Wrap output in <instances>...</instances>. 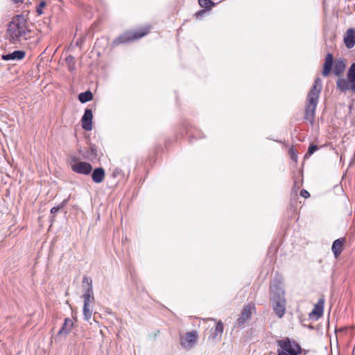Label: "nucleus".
<instances>
[{
	"mask_svg": "<svg viewBox=\"0 0 355 355\" xmlns=\"http://www.w3.org/2000/svg\"><path fill=\"white\" fill-rule=\"evenodd\" d=\"M322 87V80L318 77L315 79L311 90L308 93L304 118L311 123H313L314 121L315 109Z\"/></svg>",
	"mask_w": 355,
	"mask_h": 355,
	"instance_id": "obj_1",
	"label": "nucleus"
},
{
	"mask_svg": "<svg viewBox=\"0 0 355 355\" xmlns=\"http://www.w3.org/2000/svg\"><path fill=\"white\" fill-rule=\"evenodd\" d=\"M28 32L26 18L23 15L14 17L10 22L8 28L10 40L15 42L20 41L21 39H26V35Z\"/></svg>",
	"mask_w": 355,
	"mask_h": 355,
	"instance_id": "obj_2",
	"label": "nucleus"
},
{
	"mask_svg": "<svg viewBox=\"0 0 355 355\" xmlns=\"http://www.w3.org/2000/svg\"><path fill=\"white\" fill-rule=\"evenodd\" d=\"M277 355H299L302 352L300 345L288 338L277 340Z\"/></svg>",
	"mask_w": 355,
	"mask_h": 355,
	"instance_id": "obj_3",
	"label": "nucleus"
},
{
	"mask_svg": "<svg viewBox=\"0 0 355 355\" xmlns=\"http://www.w3.org/2000/svg\"><path fill=\"white\" fill-rule=\"evenodd\" d=\"M336 87L341 92H345L350 89L355 93V62L349 67L346 79L340 78L337 80Z\"/></svg>",
	"mask_w": 355,
	"mask_h": 355,
	"instance_id": "obj_4",
	"label": "nucleus"
},
{
	"mask_svg": "<svg viewBox=\"0 0 355 355\" xmlns=\"http://www.w3.org/2000/svg\"><path fill=\"white\" fill-rule=\"evenodd\" d=\"M149 31L150 27L148 26L136 31H126L115 38L113 41V44L117 46L121 44L132 42L147 35Z\"/></svg>",
	"mask_w": 355,
	"mask_h": 355,
	"instance_id": "obj_5",
	"label": "nucleus"
},
{
	"mask_svg": "<svg viewBox=\"0 0 355 355\" xmlns=\"http://www.w3.org/2000/svg\"><path fill=\"white\" fill-rule=\"evenodd\" d=\"M270 300H282L285 298V291L282 281L278 279H274L270 286Z\"/></svg>",
	"mask_w": 355,
	"mask_h": 355,
	"instance_id": "obj_6",
	"label": "nucleus"
},
{
	"mask_svg": "<svg viewBox=\"0 0 355 355\" xmlns=\"http://www.w3.org/2000/svg\"><path fill=\"white\" fill-rule=\"evenodd\" d=\"M197 337L198 334L195 331L187 333L184 336L180 338L182 347L187 350L191 349L196 344Z\"/></svg>",
	"mask_w": 355,
	"mask_h": 355,
	"instance_id": "obj_7",
	"label": "nucleus"
},
{
	"mask_svg": "<svg viewBox=\"0 0 355 355\" xmlns=\"http://www.w3.org/2000/svg\"><path fill=\"white\" fill-rule=\"evenodd\" d=\"M71 169L76 173L89 175L92 171V166L86 162H77L71 165Z\"/></svg>",
	"mask_w": 355,
	"mask_h": 355,
	"instance_id": "obj_8",
	"label": "nucleus"
},
{
	"mask_svg": "<svg viewBox=\"0 0 355 355\" xmlns=\"http://www.w3.org/2000/svg\"><path fill=\"white\" fill-rule=\"evenodd\" d=\"M254 309V306L250 304L245 305L241 311V315L236 320V325L241 327H243L245 322L250 318L252 312Z\"/></svg>",
	"mask_w": 355,
	"mask_h": 355,
	"instance_id": "obj_9",
	"label": "nucleus"
},
{
	"mask_svg": "<svg viewBox=\"0 0 355 355\" xmlns=\"http://www.w3.org/2000/svg\"><path fill=\"white\" fill-rule=\"evenodd\" d=\"M273 311L279 318H282L286 311V299L271 300Z\"/></svg>",
	"mask_w": 355,
	"mask_h": 355,
	"instance_id": "obj_10",
	"label": "nucleus"
},
{
	"mask_svg": "<svg viewBox=\"0 0 355 355\" xmlns=\"http://www.w3.org/2000/svg\"><path fill=\"white\" fill-rule=\"evenodd\" d=\"M324 305V298L322 297L318 300V302L314 306V309L309 313V318L315 320L320 318L323 314Z\"/></svg>",
	"mask_w": 355,
	"mask_h": 355,
	"instance_id": "obj_11",
	"label": "nucleus"
},
{
	"mask_svg": "<svg viewBox=\"0 0 355 355\" xmlns=\"http://www.w3.org/2000/svg\"><path fill=\"white\" fill-rule=\"evenodd\" d=\"M93 114L91 109H86L81 119L82 127L86 131H90L92 129Z\"/></svg>",
	"mask_w": 355,
	"mask_h": 355,
	"instance_id": "obj_12",
	"label": "nucleus"
},
{
	"mask_svg": "<svg viewBox=\"0 0 355 355\" xmlns=\"http://www.w3.org/2000/svg\"><path fill=\"white\" fill-rule=\"evenodd\" d=\"M73 327V320L69 318H65L64 324L58 332L57 336L66 337L71 331Z\"/></svg>",
	"mask_w": 355,
	"mask_h": 355,
	"instance_id": "obj_13",
	"label": "nucleus"
},
{
	"mask_svg": "<svg viewBox=\"0 0 355 355\" xmlns=\"http://www.w3.org/2000/svg\"><path fill=\"white\" fill-rule=\"evenodd\" d=\"M223 333V324L221 321H218L216 326L211 329V333L209 336V339L212 340H220Z\"/></svg>",
	"mask_w": 355,
	"mask_h": 355,
	"instance_id": "obj_14",
	"label": "nucleus"
},
{
	"mask_svg": "<svg viewBox=\"0 0 355 355\" xmlns=\"http://www.w3.org/2000/svg\"><path fill=\"white\" fill-rule=\"evenodd\" d=\"M344 43L347 49H352L355 45V29L349 28L345 36Z\"/></svg>",
	"mask_w": 355,
	"mask_h": 355,
	"instance_id": "obj_15",
	"label": "nucleus"
},
{
	"mask_svg": "<svg viewBox=\"0 0 355 355\" xmlns=\"http://www.w3.org/2000/svg\"><path fill=\"white\" fill-rule=\"evenodd\" d=\"M25 52L22 50H16L8 54L1 55V58L4 60H21L25 57Z\"/></svg>",
	"mask_w": 355,
	"mask_h": 355,
	"instance_id": "obj_16",
	"label": "nucleus"
},
{
	"mask_svg": "<svg viewBox=\"0 0 355 355\" xmlns=\"http://www.w3.org/2000/svg\"><path fill=\"white\" fill-rule=\"evenodd\" d=\"M333 62H334L333 55L331 53H328L326 56L325 62L324 63V67H323L322 75L324 76H327L329 74V73L332 69Z\"/></svg>",
	"mask_w": 355,
	"mask_h": 355,
	"instance_id": "obj_17",
	"label": "nucleus"
},
{
	"mask_svg": "<svg viewBox=\"0 0 355 355\" xmlns=\"http://www.w3.org/2000/svg\"><path fill=\"white\" fill-rule=\"evenodd\" d=\"M105 178V171L103 168H95L92 173V180L97 184L102 182Z\"/></svg>",
	"mask_w": 355,
	"mask_h": 355,
	"instance_id": "obj_18",
	"label": "nucleus"
},
{
	"mask_svg": "<svg viewBox=\"0 0 355 355\" xmlns=\"http://www.w3.org/2000/svg\"><path fill=\"white\" fill-rule=\"evenodd\" d=\"M343 241L344 239H338L334 241L333 243L331 250L336 257H337L342 252Z\"/></svg>",
	"mask_w": 355,
	"mask_h": 355,
	"instance_id": "obj_19",
	"label": "nucleus"
},
{
	"mask_svg": "<svg viewBox=\"0 0 355 355\" xmlns=\"http://www.w3.org/2000/svg\"><path fill=\"white\" fill-rule=\"evenodd\" d=\"M345 69V64L343 60H337L335 63L334 68V73L336 76H339L341 75Z\"/></svg>",
	"mask_w": 355,
	"mask_h": 355,
	"instance_id": "obj_20",
	"label": "nucleus"
},
{
	"mask_svg": "<svg viewBox=\"0 0 355 355\" xmlns=\"http://www.w3.org/2000/svg\"><path fill=\"white\" fill-rule=\"evenodd\" d=\"M84 303L87 302L90 304L94 301L93 289L92 287H87L85 289L83 294Z\"/></svg>",
	"mask_w": 355,
	"mask_h": 355,
	"instance_id": "obj_21",
	"label": "nucleus"
},
{
	"mask_svg": "<svg viewBox=\"0 0 355 355\" xmlns=\"http://www.w3.org/2000/svg\"><path fill=\"white\" fill-rule=\"evenodd\" d=\"M86 157L90 160L96 159L98 156L97 155V148L94 144H91L89 148L86 152Z\"/></svg>",
	"mask_w": 355,
	"mask_h": 355,
	"instance_id": "obj_22",
	"label": "nucleus"
},
{
	"mask_svg": "<svg viewBox=\"0 0 355 355\" xmlns=\"http://www.w3.org/2000/svg\"><path fill=\"white\" fill-rule=\"evenodd\" d=\"M93 98V94L90 91H86L85 92H82L78 95V100L82 103H87L91 101Z\"/></svg>",
	"mask_w": 355,
	"mask_h": 355,
	"instance_id": "obj_23",
	"label": "nucleus"
},
{
	"mask_svg": "<svg viewBox=\"0 0 355 355\" xmlns=\"http://www.w3.org/2000/svg\"><path fill=\"white\" fill-rule=\"evenodd\" d=\"M65 61L68 66L69 70L73 71L76 69L74 57L71 55H69L65 58Z\"/></svg>",
	"mask_w": 355,
	"mask_h": 355,
	"instance_id": "obj_24",
	"label": "nucleus"
},
{
	"mask_svg": "<svg viewBox=\"0 0 355 355\" xmlns=\"http://www.w3.org/2000/svg\"><path fill=\"white\" fill-rule=\"evenodd\" d=\"M92 315V311L89 309V304H87V302L84 303L83 306V316L84 319L87 321H88L91 318Z\"/></svg>",
	"mask_w": 355,
	"mask_h": 355,
	"instance_id": "obj_25",
	"label": "nucleus"
},
{
	"mask_svg": "<svg viewBox=\"0 0 355 355\" xmlns=\"http://www.w3.org/2000/svg\"><path fill=\"white\" fill-rule=\"evenodd\" d=\"M198 3L202 8H207V10H211L215 6V3L211 0H198Z\"/></svg>",
	"mask_w": 355,
	"mask_h": 355,
	"instance_id": "obj_26",
	"label": "nucleus"
},
{
	"mask_svg": "<svg viewBox=\"0 0 355 355\" xmlns=\"http://www.w3.org/2000/svg\"><path fill=\"white\" fill-rule=\"evenodd\" d=\"M209 10H207V8L200 10L196 12L195 16L197 19H201L203 17H205L209 12Z\"/></svg>",
	"mask_w": 355,
	"mask_h": 355,
	"instance_id": "obj_27",
	"label": "nucleus"
},
{
	"mask_svg": "<svg viewBox=\"0 0 355 355\" xmlns=\"http://www.w3.org/2000/svg\"><path fill=\"white\" fill-rule=\"evenodd\" d=\"M318 146L315 144H311L308 148V151L305 155V157H309L311 155H313L317 150H318Z\"/></svg>",
	"mask_w": 355,
	"mask_h": 355,
	"instance_id": "obj_28",
	"label": "nucleus"
},
{
	"mask_svg": "<svg viewBox=\"0 0 355 355\" xmlns=\"http://www.w3.org/2000/svg\"><path fill=\"white\" fill-rule=\"evenodd\" d=\"M46 6V3L44 1H42L40 2L39 5L37 7V12L38 15H42L43 13V8Z\"/></svg>",
	"mask_w": 355,
	"mask_h": 355,
	"instance_id": "obj_29",
	"label": "nucleus"
},
{
	"mask_svg": "<svg viewBox=\"0 0 355 355\" xmlns=\"http://www.w3.org/2000/svg\"><path fill=\"white\" fill-rule=\"evenodd\" d=\"M83 286L85 284H87V287H92V281L91 278H89L88 277H86V276L83 277Z\"/></svg>",
	"mask_w": 355,
	"mask_h": 355,
	"instance_id": "obj_30",
	"label": "nucleus"
},
{
	"mask_svg": "<svg viewBox=\"0 0 355 355\" xmlns=\"http://www.w3.org/2000/svg\"><path fill=\"white\" fill-rule=\"evenodd\" d=\"M289 153L291 155V158L293 161H297V155L295 154L294 149L293 148L289 149Z\"/></svg>",
	"mask_w": 355,
	"mask_h": 355,
	"instance_id": "obj_31",
	"label": "nucleus"
},
{
	"mask_svg": "<svg viewBox=\"0 0 355 355\" xmlns=\"http://www.w3.org/2000/svg\"><path fill=\"white\" fill-rule=\"evenodd\" d=\"M300 196L304 198H307L310 196V194L306 190L302 189L300 191Z\"/></svg>",
	"mask_w": 355,
	"mask_h": 355,
	"instance_id": "obj_32",
	"label": "nucleus"
},
{
	"mask_svg": "<svg viewBox=\"0 0 355 355\" xmlns=\"http://www.w3.org/2000/svg\"><path fill=\"white\" fill-rule=\"evenodd\" d=\"M68 202V200L66 199V200H64L59 205H58V207H60V209H61L62 208H63Z\"/></svg>",
	"mask_w": 355,
	"mask_h": 355,
	"instance_id": "obj_33",
	"label": "nucleus"
},
{
	"mask_svg": "<svg viewBox=\"0 0 355 355\" xmlns=\"http://www.w3.org/2000/svg\"><path fill=\"white\" fill-rule=\"evenodd\" d=\"M68 202V200L66 199V200H64L59 205H58V207H60V209H61L62 208H63Z\"/></svg>",
	"mask_w": 355,
	"mask_h": 355,
	"instance_id": "obj_34",
	"label": "nucleus"
},
{
	"mask_svg": "<svg viewBox=\"0 0 355 355\" xmlns=\"http://www.w3.org/2000/svg\"><path fill=\"white\" fill-rule=\"evenodd\" d=\"M59 210H60V207H58V206H57V207H53V208L51 209V213L52 214H56Z\"/></svg>",
	"mask_w": 355,
	"mask_h": 355,
	"instance_id": "obj_35",
	"label": "nucleus"
},
{
	"mask_svg": "<svg viewBox=\"0 0 355 355\" xmlns=\"http://www.w3.org/2000/svg\"><path fill=\"white\" fill-rule=\"evenodd\" d=\"M13 1H14L15 3H19V2H22V1H23V0H13Z\"/></svg>",
	"mask_w": 355,
	"mask_h": 355,
	"instance_id": "obj_36",
	"label": "nucleus"
}]
</instances>
